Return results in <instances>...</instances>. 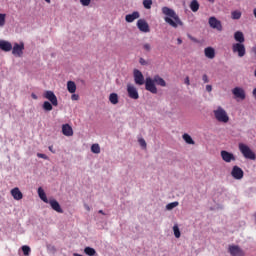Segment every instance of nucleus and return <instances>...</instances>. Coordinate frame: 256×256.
I'll use <instances>...</instances> for the list:
<instances>
[{"label":"nucleus","mask_w":256,"mask_h":256,"mask_svg":"<svg viewBox=\"0 0 256 256\" xmlns=\"http://www.w3.org/2000/svg\"><path fill=\"white\" fill-rule=\"evenodd\" d=\"M231 175H232L233 179H236V181H241V179H243V177L245 175V172H243V169H241V167L233 166Z\"/></svg>","instance_id":"nucleus-6"},{"label":"nucleus","mask_w":256,"mask_h":256,"mask_svg":"<svg viewBox=\"0 0 256 256\" xmlns=\"http://www.w3.org/2000/svg\"><path fill=\"white\" fill-rule=\"evenodd\" d=\"M22 251L25 256H29L31 254V248L27 245L22 246Z\"/></svg>","instance_id":"nucleus-35"},{"label":"nucleus","mask_w":256,"mask_h":256,"mask_svg":"<svg viewBox=\"0 0 256 256\" xmlns=\"http://www.w3.org/2000/svg\"><path fill=\"white\" fill-rule=\"evenodd\" d=\"M208 23L212 29H216L217 31H223V25L221 21H219L215 16L209 18Z\"/></svg>","instance_id":"nucleus-8"},{"label":"nucleus","mask_w":256,"mask_h":256,"mask_svg":"<svg viewBox=\"0 0 256 256\" xmlns=\"http://www.w3.org/2000/svg\"><path fill=\"white\" fill-rule=\"evenodd\" d=\"M202 81H203L204 83H207V82L209 81V77L207 76V74H204V75L202 76Z\"/></svg>","instance_id":"nucleus-43"},{"label":"nucleus","mask_w":256,"mask_h":256,"mask_svg":"<svg viewBox=\"0 0 256 256\" xmlns=\"http://www.w3.org/2000/svg\"><path fill=\"white\" fill-rule=\"evenodd\" d=\"M185 85H191V82L189 80V76H187L184 80Z\"/></svg>","instance_id":"nucleus-46"},{"label":"nucleus","mask_w":256,"mask_h":256,"mask_svg":"<svg viewBox=\"0 0 256 256\" xmlns=\"http://www.w3.org/2000/svg\"><path fill=\"white\" fill-rule=\"evenodd\" d=\"M37 157H39V159H45L46 161L49 159L48 155L42 153H38Z\"/></svg>","instance_id":"nucleus-41"},{"label":"nucleus","mask_w":256,"mask_h":256,"mask_svg":"<svg viewBox=\"0 0 256 256\" xmlns=\"http://www.w3.org/2000/svg\"><path fill=\"white\" fill-rule=\"evenodd\" d=\"M101 215H105V212H103V210H99V212Z\"/></svg>","instance_id":"nucleus-52"},{"label":"nucleus","mask_w":256,"mask_h":256,"mask_svg":"<svg viewBox=\"0 0 256 256\" xmlns=\"http://www.w3.org/2000/svg\"><path fill=\"white\" fill-rule=\"evenodd\" d=\"M241 15H242V13H241V11H239V10H235V11H232V12H231V17H232V19H234V20H239V19H241Z\"/></svg>","instance_id":"nucleus-30"},{"label":"nucleus","mask_w":256,"mask_h":256,"mask_svg":"<svg viewBox=\"0 0 256 256\" xmlns=\"http://www.w3.org/2000/svg\"><path fill=\"white\" fill-rule=\"evenodd\" d=\"M178 206H179V202H171L166 205V209L168 211H171L172 209H175V207H178Z\"/></svg>","instance_id":"nucleus-33"},{"label":"nucleus","mask_w":256,"mask_h":256,"mask_svg":"<svg viewBox=\"0 0 256 256\" xmlns=\"http://www.w3.org/2000/svg\"><path fill=\"white\" fill-rule=\"evenodd\" d=\"M232 94L236 97V99H241L242 101H244L246 97L245 90L241 87H235L232 89Z\"/></svg>","instance_id":"nucleus-15"},{"label":"nucleus","mask_w":256,"mask_h":256,"mask_svg":"<svg viewBox=\"0 0 256 256\" xmlns=\"http://www.w3.org/2000/svg\"><path fill=\"white\" fill-rule=\"evenodd\" d=\"M182 138L188 145H195V141L193 140V138H191L189 134L187 133L183 134Z\"/></svg>","instance_id":"nucleus-28"},{"label":"nucleus","mask_w":256,"mask_h":256,"mask_svg":"<svg viewBox=\"0 0 256 256\" xmlns=\"http://www.w3.org/2000/svg\"><path fill=\"white\" fill-rule=\"evenodd\" d=\"M234 39L238 43H242V44L245 43V36L243 35V32H241V31H236L234 33Z\"/></svg>","instance_id":"nucleus-22"},{"label":"nucleus","mask_w":256,"mask_h":256,"mask_svg":"<svg viewBox=\"0 0 256 256\" xmlns=\"http://www.w3.org/2000/svg\"><path fill=\"white\" fill-rule=\"evenodd\" d=\"M13 199H15V201H21V199H23V193L21 192V190H19V188H14L10 191Z\"/></svg>","instance_id":"nucleus-18"},{"label":"nucleus","mask_w":256,"mask_h":256,"mask_svg":"<svg viewBox=\"0 0 256 256\" xmlns=\"http://www.w3.org/2000/svg\"><path fill=\"white\" fill-rule=\"evenodd\" d=\"M80 3L83 7H89V5H91V0H80Z\"/></svg>","instance_id":"nucleus-40"},{"label":"nucleus","mask_w":256,"mask_h":256,"mask_svg":"<svg viewBox=\"0 0 256 256\" xmlns=\"http://www.w3.org/2000/svg\"><path fill=\"white\" fill-rule=\"evenodd\" d=\"M91 151L92 153H96L98 155V153H101V147L99 146V144H93L91 146Z\"/></svg>","instance_id":"nucleus-32"},{"label":"nucleus","mask_w":256,"mask_h":256,"mask_svg":"<svg viewBox=\"0 0 256 256\" xmlns=\"http://www.w3.org/2000/svg\"><path fill=\"white\" fill-rule=\"evenodd\" d=\"M232 51L233 53H237L238 57H245V53H247L245 44L242 43H234L232 45Z\"/></svg>","instance_id":"nucleus-4"},{"label":"nucleus","mask_w":256,"mask_h":256,"mask_svg":"<svg viewBox=\"0 0 256 256\" xmlns=\"http://www.w3.org/2000/svg\"><path fill=\"white\" fill-rule=\"evenodd\" d=\"M109 101L112 105H117L119 103V95L117 93H111L109 95Z\"/></svg>","instance_id":"nucleus-25"},{"label":"nucleus","mask_w":256,"mask_h":256,"mask_svg":"<svg viewBox=\"0 0 256 256\" xmlns=\"http://www.w3.org/2000/svg\"><path fill=\"white\" fill-rule=\"evenodd\" d=\"M134 83H136V85H145V76H143V73L138 69L134 70Z\"/></svg>","instance_id":"nucleus-11"},{"label":"nucleus","mask_w":256,"mask_h":256,"mask_svg":"<svg viewBox=\"0 0 256 256\" xmlns=\"http://www.w3.org/2000/svg\"><path fill=\"white\" fill-rule=\"evenodd\" d=\"M137 28L142 33H149V31H151V29L149 28V23H147V20L145 19H139L137 21Z\"/></svg>","instance_id":"nucleus-10"},{"label":"nucleus","mask_w":256,"mask_h":256,"mask_svg":"<svg viewBox=\"0 0 256 256\" xmlns=\"http://www.w3.org/2000/svg\"><path fill=\"white\" fill-rule=\"evenodd\" d=\"M31 97H32V99L37 100V96L35 95V93H32V94H31Z\"/></svg>","instance_id":"nucleus-49"},{"label":"nucleus","mask_w":256,"mask_h":256,"mask_svg":"<svg viewBox=\"0 0 256 256\" xmlns=\"http://www.w3.org/2000/svg\"><path fill=\"white\" fill-rule=\"evenodd\" d=\"M0 49L7 53L13 49V45L9 41L1 40L0 41Z\"/></svg>","instance_id":"nucleus-17"},{"label":"nucleus","mask_w":256,"mask_h":256,"mask_svg":"<svg viewBox=\"0 0 256 256\" xmlns=\"http://www.w3.org/2000/svg\"><path fill=\"white\" fill-rule=\"evenodd\" d=\"M24 49H25V44H23V42H21L20 44L15 43L12 48V54H14L15 57H22Z\"/></svg>","instance_id":"nucleus-9"},{"label":"nucleus","mask_w":256,"mask_h":256,"mask_svg":"<svg viewBox=\"0 0 256 256\" xmlns=\"http://www.w3.org/2000/svg\"><path fill=\"white\" fill-rule=\"evenodd\" d=\"M142 49H144V51H147L149 53L151 51V44L149 43L142 44Z\"/></svg>","instance_id":"nucleus-39"},{"label":"nucleus","mask_w":256,"mask_h":256,"mask_svg":"<svg viewBox=\"0 0 256 256\" xmlns=\"http://www.w3.org/2000/svg\"><path fill=\"white\" fill-rule=\"evenodd\" d=\"M84 253L85 255L88 256H94L97 255V251L94 248H91L89 246H87L86 248H84Z\"/></svg>","instance_id":"nucleus-29"},{"label":"nucleus","mask_w":256,"mask_h":256,"mask_svg":"<svg viewBox=\"0 0 256 256\" xmlns=\"http://www.w3.org/2000/svg\"><path fill=\"white\" fill-rule=\"evenodd\" d=\"M229 253L232 256H245V252L237 245L229 246Z\"/></svg>","instance_id":"nucleus-14"},{"label":"nucleus","mask_w":256,"mask_h":256,"mask_svg":"<svg viewBox=\"0 0 256 256\" xmlns=\"http://www.w3.org/2000/svg\"><path fill=\"white\" fill-rule=\"evenodd\" d=\"M153 81L154 83H156V85H159L160 87H167V82H165V80L159 75L154 76Z\"/></svg>","instance_id":"nucleus-23"},{"label":"nucleus","mask_w":256,"mask_h":256,"mask_svg":"<svg viewBox=\"0 0 256 256\" xmlns=\"http://www.w3.org/2000/svg\"><path fill=\"white\" fill-rule=\"evenodd\" d=\"M239 151L242 153V155H243V157H245V159H250L251 161H255V159H256L255 152H253V150H251V148H249V146H247L243 143H240Z\"/></svg>","instance_id":"nucleus-3"},{"label":"nucleus","mask_w":256,"mask_h":256,"mask_svg":"<svg viewBox=\"0 0 256 256\" xmlns=\"http://www.w3.org/2000/svg\"><path fill=\"white\" fill-rule=\"evenodd\" d=\"M44 111H53V104H50L49 101H45L42 105Z\"/></svg>","instance_id":"nucleus-31"},{"label":"nucleus","mask_w":256,"mask_h":256,"mask_svg":"<svg viewBox=\"0 0 256 256\" xmlns=\"http://www.w3.org/2000/svg\"><path fill=\"white\" fill-rule=\"evenodd\" d=\"M206 91H208V93H211V91H213V86L206 85Z\"/></svg>","instance_id":"nucleus-45"},{"label":"nucleus","mask_w":256,"mask_h":256,"mask_svg":"<svg viewBox=\"0 0 256 256\" xmlns=\"http://www.w3.org/2000/svg\"><path fill=\"white\" fill-rule=\"evenodd\" d=\"M48 203L54 211H56L57 213H63V209H61V205L59 204V202H57V200L52 199L48 201Z\"/></svg>","instance_id":"nucleus-20"},{"label":"nucleus","mask_w":256,"mask_h":256,"mask_svg":"<svg viewBox=\"0 0 256 256\" xmlns=\"http://www.w3.org/2000/svg\"><path fill=\"white\" fill-rule=\"evenodd\" d=\"M127 93L130 99H139V92L137 91V88L132 84L127 85Z\"/></svg>","instance_id":"nucleus-13"},{"label":"nucleus","mask_w":256,"mask_h":256,"mask_svg":"<svg viewBox=\"0 0 256 256\" xmlns=\"http://www.w3.org/2000/svg\"><path fill=\"white\" fill-rule=\"evenodd\" d=\"M139 63H140V65H147V60L140 58Z\"/></svg>","instance_id":"nucleus-44"},{"label":"nucleus","mask_w":256,"mask_h":256,"mask_svg":"<svg viewBox=\"0 0 256 256\" xmlns=\"http://www.w3.org/2000/svg\"><path fill=\"white\" fill-rule=\"evenodd\" d=\"M44 98L48 99V101H50V103L54 106L57 107V105H59V101L57 100V96L55 95V93L51 90H48L44 93Z\"/></svg>","instance_id":"nucleus-7"},{"label":"nucleus","mask_w":256,"mask_h":256,"mask_svg":"<svg viewBox=\"0 0 256 256\" xmlns=\"http://www.w3.org/2000/svg\"><path fill=\"white\" fill-rule=\"evenodd\" d=\"M143 5L145 9H151V5H153V0H143Z\"/></svg>","instance_id":"nucleus-36"},{"label":"nucleus","mask_w":256,"mask_h":256,"mask_svg":"<svg viewBox=\"0 0 256 256\" xmlns=\"http://www.w3.org/2000/svg\"><path fill=\"white\" fill-rule=\"evenodd\" d=\"M46 3H51V0H44Z\"/></svg>","instance_id":"nucleus-54"},{"label":"nucleus","mask_w":256,"mask_h":256,"mask_svg":"<svg viewBox=\"0 0 256 256\" xmlns=\"http://www.w3.org/2000/svg\"><path fill=\"white\" fill-rule=\"evenodd\" d=\"M177 41H178V45H181V43H183V40H181V38H178Z\"/></svg>","instance_id":"nucleus-50"},{"label":"nucleus","mask_w":256,"mask_h":256,"mask_svg":"<svg viewBox=\"0 0 256 256\" xmlns=\"http://www.w3.org/2000/svg\"><path fill=\"white\" fill-rule=\"evenodd\" d=\"M38 195L44 203H49V199H47V194H45V190H43V188H38Z\"/></svg>","instance_id":"nucleus-24"},{"label":"nucleus","mask_w":256,"mask_h":256,"mask_svg":"<svg viewBox=\"0 0 256 256\" xmlns=\"http://www.w3.org/2000/svg\"><path fill=\"white\" fill-rule=\"evenodd\" d=\"M220 155H221V158L225 161V163H231V161H237V158L235 157V155L226 150H222L220 152Z\"/></svg>","instance_id":"nucleus-12"},{"label":"nucleus","mask_w":256,"mask_h":256,"mask_svg":"<svg viewBox=\"0 0 256 256\" xmlns=\"http://www.w3.org/2000/svg\"><path fill=\"white\" fill-rule=\"evenodd\" d=\"M173 232H174L176 239H179V237H181V231L179 230V226L174 225Z\"/></svg>","instance_id":"nucleus-34"},{"label":"nucleus","mask_w":256,"mask_h":256,"mask_svg":"<svg viewBox=\"0 0 256 256\" xmlns=\"http://www.w3.org/2000/svg\"><path fill=\"white\" fill-rule=\"evenodd\" d=\"M213 113L215 119L218 120L219 123H229V114H227V111H225L223 107L218 106Z\"/></svg>","instance_id":"nucleus-2"},{"label":"nucleus","mask_w":256,"mask_h":256,"mask_svg":"<svg viewBox=\"0 0 256 256\" xmlns=\"http://www.w3.org/2000/svg\"><path fill=\"white\" fill-rule=\"evenodd\" d=\"M67 89L69 93H75V91H77V85L73 81H68Z\"/></svg>","instance_id":"nucleus-26"},{"label":"nucleus","mask_w":256,"mask_h":256,"mask_svg":"<svg viewBox=\"0 0 256 256\" xmlns=\"http://www.w3.org/2000/svg\"><path fill=\"white\" fill-rule=\"evenodd\" d=\"M141 17V14L139 12L134 11L132 14H128L125 16L126 23H133L135 19H139Z\"/></svg>","instance_id":"nucleus-19"},{"label":"nucleus","mask_w":256,"mask_h":256,"mask_svg":"<svg viewBox=\"0 0 256 256\" xmlns=\"http://www.w3.org/2000/svg\"><path fill=\"white\" fill-rule=\"evenodd\" d=\"M144 83L146 91L153 93V95H157V86H155V82L151 77L146 78Z\"/></svg>","instance_id":"nucleus-5"},{"label":"nucleus","mask_w":256,"mask_h":256,"mask_svg":"<svg viewBox=\"0 0 256 256\" xmlns=\"http://www.w3.org/2000/svg\"><path fill=\"white\" fill-rule=\"evenodd\" d=\"M85 207H86L87 211H91V208H89L88 205H86Z\"/></svg>","instance_id":"nucleus-53"},{"label":"nucleus","mask_w":256,"mask_h":256,"mask_svg":"<svg viewBox=\"0 0 256 256\" xmlns=\"http://www.w3.org/2000/svg\"><path fill=\"white\" fill-rule=\"evenodd\" d=\"M252 52L254 53V55H255V57H256V46H254V47L252 48Z\"/></svg>","instance_id":"nucleus-48"},{"label":"nucleus","mask_w":256,"mask_h":256,"mask_svg":"<svg viewBox=\"0 0 256 256\" xmlns=\"http://www.w3.org/2000/svg\"><path fill=\"white\" fill-rule=\"evenodd\" d=\"M253 95H254V97L256 99V88L253 89Z\"/></svg>","instance_id":"nucleus-51"},{"label":"nucleus","mask_w":256,"mask_h":256,"mask_svg":"<svg viewBox=\"0 0 256 256\" xmlns=\"http://www.w3.org/2000/svg\"><path fill=\"white\" fill-rule=\"evenodd\" d=\"M162 13L166 17L164 18L165 23L170 25V27H173L174 29H177L180 25L183 26V21H181V18H179V15L175 12V10L164 6L162 7Z\"/></svg>","instance_id":"nucleus-1"},{"label":"nucleus","mask_w":256,"mask_h":256,"mask_svg":"<svg viewBox=\"0 0 256 256\" xmlns=\"http://www.w3.org/2000/svg\"><path fill=\"white\" fill-rule=\"evenodd\" d=\"M7 17V14H1L0 13V27H4L5 26V19Z\"/></svg>","instance_id":"nucleus-37"},{"label":"nucleus","mask_w":256,"mask_h":256,"mask_svg":"<svg viewBox=\"0 0 256 256\" xmlns=\"http://www.w3.org/2000/svg\"><path fill=\"white\" fill-rule=\"evenodd\" d=\"M204 55L207 57V59H215V49H213V47L205 48Z\"/></svg>","instance_id":"nucleus-21"},{"label":"nucleus","mask_w":256,"mask_h":256,"mask_svg":"<svg viewBox=\"0 0 256 256\" xmlns=\"http://www.w3.org/2000/svg\"><path fill=\"white\" fill-rule=\"evenodd\" d=\"M138 143H139L140 146H142L143 149H147V142H145V139L140 138L138 140Z\"/></svg>","instance_id":"nucleus-38"},{"label":"nucleus","mask_w":256,"mask_h":256,"mask_svg":"<svg viewBox=\"0 0 256 256\" xmlns=\"http://www.w3.org/2000/svg\"><path fill=\"white\" fill-rule=\"evenodd\" d=\"M62 133L65 137H73V127L69 124L62 125Z\"/></svg>","instance_id":"nucleus-16"},{"label":"nucleus","mask_w":256,"mask_h":256,"mask_svg":"<svg viewBox=\"0 0 256 256\" xmlns=\"http://www.w3.org/2000/svg\"><path fill=\"white\" fill-rule=\"evenodd\" d=\"M48 149H49V151H51V153H55V150L53 149V146H49Z\"/></svg>","instance_id":"nucleus-47"},{"label":"nucleus","mask_w":256,"mask_h":256,"mask_svg":"<svg viewBox=\"0 0 256 256\" xmlns=\"http://www.w3.org/2000/svg\"><path fill=\"white\" fill-rule=\"evenodd\" d=\"M210 3H215V0H208Z\"/></svg>","instance_id":"nucleus-55"},{"label":"nucleus","mask_w":256,"mask_h":256,"mask_svg":"<svg viewBox=\"0 0 256 256\" xmlns=\"http://www.w3.org/2000/svg\"><path fill=\"white\" fill-rule=\"evenodd\" d=\"M71 99H72V101H79V95L72 94Z\"/></svg>","instance_id":"nucleus-42"},{"label":"nucleus","mask_w":256,"mask_h":256,"mask_svg":"<svg viewBox=\"0 0 256 256\" xmlns=\"http://www.w3.org/2000/svg\"><path fill=\"white\" fill-rule=\"evenodd\" d=\"M190 9L193 13H197V11H199V2L197 0H192L190 3Z\"/></svg>","instance_id":"nucleus-27"}]
</instances>
